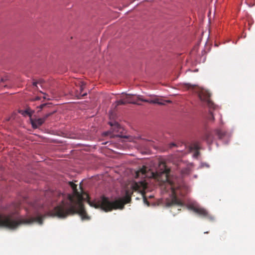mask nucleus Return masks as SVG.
Segmentation results:
<instances>
[{"instance_id":"nucleus-21","label":"nucleus","mask_w":255,"mask_h":255,"mask_svg":"<svg viewBox=\"0 0 255 255\" xmlns=\"http://www.w3.org/2000/svg\"><path fill=\"white\" fill-rule=\"evenodd\" d=\"M37 83H38L37 82H33V86H34V87H37Z\"/></svg>"},{"instance_id":"nucleus-22","label":"nucleus","mask_w":255,"mask_h":255,"mask_svg":"<svg viewBox=\"0 0 255 255\" xmlns=\"http://www.w3.org/2000/svg\"><path fill=\"white\" fill-rule=\"evenodd\" d=\"M40 100V98L39 97H35V98L34 99V100L35 101H38V100Z\"/></svg>"},{"instance_id":"nucleus-3","label":"nucleus","mask_w":255,"mask_h":255,"mask_svg":"<svg viewBox=\"0 0 255 255\" xmlns=\"http://www.w3.org/2000/svg\"><path fill=\"white\" fill-rule=\"evenodd\" d=\"M200 100L207 105L210 109L209 113L207 117V119L209 121H213L214 120V115L211 112V109H215L216 108L215 105L210 100V93L203 89H202L198 94Z\"/></svg>"},{"instance_id":"nucleus-15","label":"nucleus","mask_w":255,"mask_h":255,"mask_svg":"<svg viewBox=\"0 0 255 255\" xmlns=\"http://www.w3.org/2000/svg\"><path fill=\"white\" fill-rule=\"evenodd\" d=\"M51 106V105L50 103H46V104H43L40 105L39 106V108L40 109H44V108H49Z\"/></svg>"},{"instance_id":"nucleus-6","label":"nucleus","mask_w":255,"mask_h":255,"mask_svg":"<svg viewBox=\"0 0 255 255\" xmlns=\"http://www.w3.org/2000/svg\"><path fill=\"white\" fill-rule=\"evenodd\" d=\"M30 122L33 128H36L41 126L44 123V119L42 118H30Z\"/></svg>"},{"instance_id":"nucleus-8","label":"nucleus","mask_w":255,"mask_h":255,"mask_svg":"<svg viewBox=\"0 0 255 255\" xmlns=\"http://www.w3.org/2000/svg\"><path fill=\"white\" fill-rule=\"evenodd\" d=\"M152 99L153 101V104H157L159 105H165L166 103H172V102L170 100H163L157 97H155Z\"/></svg>"},{"instance_id":"nucleus-16","label":"nucleus","mask_w":255,"mask_h":255,"mask_svg":"<svg viewBox=\"0 0 255 255\" xmlns=\"http://www.w3.org/2000/svg\"><path fill=\"white\" fill-rule=\"evenodd\" d=\"M138 100L144 102L148 103L150 104H153V101H152V99H141V98L138 97Z\"/></svg>"},{"instance_id":"nucleus-2","label":"nucleus","mask_w":255,"mask_h":255,"mask_svg":"<svg viewBox=\"0 0 255 255\" xmlns=\"http://www.w3.org/2000/svg\"><path fill=\"white\" fill-rule=\"evenodd\" d=\"M69 184L73 190V194H68L65 198L62 193H55V195H58L59 199H61V203L55 207L52 211V215L60 218H65L69 215L78 213L83 220H89L90 217L88 216L82 203L83 200L81 193L83 192L82 188L80 187L81 192H79L76 184L72 182H69Z\"/></svg>"},{"instance_id":"nucleus-24","label":"nucleus","mask_w":255,"mask_h":255,"mask_svg":"<svg viewBox=\"0 0 255 255\" xmlns=\"http://www.w3.org/2000/svg\"><path fill=\"white\" fill-rule=\"evenodd\" d=\"M43 98H44V99H46V97H44Z\"/></svg>"},{"instance_id":"nucleus-12","label":"nucleus","mask_w":255,"mask_h":255,"mask_svg":"<svg viewBox=\"0 0 255 255\" xmlns=\"http://www.w3.org/2000/svg\"><path fill=\"white\" fill-rule=\"evenodd\" d=\"M191 148L195 150H199L200 149V144L198 142H195L191 145Z\"/></svg>"},{"instance_id":"nucleus-14","label":"nucleus","mask_w":255,"mask_h":255,"mask_svg":"<svg viewBox=\"0 0 255 255\" xmlns=\"http://www.w3.org/2000/svg\"><path fill=\"white\" fill-rule=\"evenodd\" d=\"M245 1L249 6H253L255 4V0H245Z\"/></svg>"},{"instance_id":"nucleus-1","label":"nucleus","mask_w":255,"mask_h":255,"mask_svg":"<svg viewBox=\"0 0 255 255\" xmlns=\"http://www.w3.org/2000/svg\"><path fill=\"white\" fill-rule=\"evenodd\" d=\"M170 169L168 168L164 162H160L159 164L158 169L153 172L145 166H143L141 168L136 172L135 177L144 179L143 180L132 182L129 187L125 189V195L122 198H120L114 201H111L108 198L102 196L98 200L94 201L88 200V203L90 206L95 208H101L105 212L111 211L113 210L123 209L126 204L128 203L131 201V196L133 192H137L141 194L144 198V201L147 202L145 197V190L147 187V181L146 178H152L161 183L165 184L166 187L171 189L173 197L171 200L166 203L167 207H171V210L176 208V207H181L184 206L183 203L179 199L176 195L178 194L177 188L175 185L170 181L169 174Z\"/></svg>"},{"instance_id":"nucleus-7","label":"nucleus","mask_w":255,"mask_h":255,"mask_svg":"<svg viewBox=\"0 0 255 255\" xmlns=\"http://www.w3.org/2000/svg\"><path fill=\"white\" fill-rule=\"evenodd\" d=\"M202 139L206 141L208 144H211L213 141V135L210 132H206L202 137Z\"/></svg>"},{"instance_id":"nucleus-20","label":"nucleus","mask_w":255,"mask_h":255,"mask_svg":"<svg viewBox=\"0 0 255 255\" xmlns=\"http://www.w3.org/2000/svg\"><path fill=\"white\" fill-rule=\"evenodd\" d=\"M199 154V151L196 150L195 153H194V156L197 157V156H198Z\"/></svg>"},{"instance_id":"nucleus-5","label":"nucleus","mask_w":255,"mask_h":255,"mask_svg":"<svg viewBox=\"0 0 255 255\" xmlns=\"http://www.w3.org/2000/svg\"><path fill=\"white\" fill-rule=\"evenodd\" d=\"M138 101V97L136 99H135L133 95L126 94L121 100L116 102V106L124 105L127 104H138L137 103Z\"/></svg>"},{"instance_id":"nucleus-4","label":"nucleus","mask_w":255,"mask_h":255,"mask_svg":"<svg viewBox=\"0 0 255 255\" xmlns=\"http://www.w3.org/2000/svg\"><path fill=\"white\" fill-rule=\"evenodd\" d=\"M188 208L192 210L202 218H206L211 221L214 220V218L204 208L198 207L193 204L188 205Z\"/></svg>"},{"instance_id":"nucleus-17","label":"nucleus","mask_w":255,"mask_h":255,"mask_svg":"<svg viewBox=\"0 0 255 255\" xmlns=\"http://www.w3.org/2000/svg\"><path fill=\"white\" fill-rule=\"evenodd\" d=\"M109 124L112 127L115 126L117 129H119L120 128V125L116 122L114 123L110 122Z\"/></svg>"},{"instance_id":"nucleus-11","label":"nucleus","mask_w":255,"mask_h":255,"mask_svg":"<svg viewBox=\"0 0 255 255\" xmlns=\"http://www.w3.org/2000/svg\"><path fill=\"white\" fill-rule=\"evenodd\" d=\"M215 133L219 138H222L226 134V132L221 129L215 130Z\"/></svg>"},{"instance_id":"nucleus-18","label":"nucleus","mask_w":255,"mask_h":255,"mask_svg":"<svg viewBox=\"0 0 255 255\" xmlns=\"http://www.w3.org/2000/svg\"><path fill=\"white\" fill-rule=\"evenodd\" d=\"M178 145L177 144L174 143V142H172V143H170L169 144V148H171L173 147H177Z\"/></svg>"},{"instance_id":"nucleus-13","label":"nucleus","mask_w":255,"mask_h":255,"mask_svg":"<svg viewBox=\"0 0 255 255\" xmlns=\"http://www.w3.org/2000/svg\"><path fill=\"white\" fill-rule=\"evenodd\" d=\"M56 112L55 110H54L53 111L50 112L46 114H45L43 118H42L43 119H44V122L46 121V120L50 116L54 114Z\"/></svg>"},{"instance_id":"nucleus-19","label":"nucleus","mask_w":255,"mask_h":255,"mask_svg":"<svg viewBox=\"0 0 255 255\" xmlns=\"http://www.w3.org/2000/svg\"><path fill=\"white\" fill-rule=\"evenodd\" d=\"M185 86H186V87L187 88H188V89H189V88H192V89H193V88H194V87L195 86V85H190V84H186L185 85Z\"/></svg>"},{"instance_id":"nucleus-23","label":"nucleus","mask_w":255,"mask_h":255,"mask_svg":"<svg viewBox=\"0 0 255 255\" xmlns=\"http://www.w3.org/2000/svg\"><path fill=\"white\" fill-rule=\"evenodd\" d=\"M1 81L2 82H3V81H4L3 78H1Z\"/></svg>"},{"instance_id":"nucleus-9","label":"nucleus","mask_w":255,"mask_h":255,"mask_svg":"<svg viewBox=\"0 0 255 255\" xmlns=\"http://www.w3.org/2000/svg\"><path fill=\"white\" fill-rule=\"evenodd\" d=\"M85 87V84L83 82H82L80 84V87H79V90L80 91H78L76 93V96L78 98H81V97H84L86 95H87L86 93H83L82 92L84 90V88Z\"/></svg>"},{"instance_id":"nucleus-10","label":"nucleus","mask_w":255,"mask_h":255,"mask_svg":"<svg viewBox=\"0 0 255 255\" xmlns=\"http://www.w3.org/2000/svg\"><path fill=\"white\" fill-rule=\"evenodd\" d=\"M20 113H21L24 116H28L30 118H32L31 116L33 115V114L34 113V111L33 110H31L30 109L28 108L24 111H21L20 112Z\"/></svg>"}]
</instances>
